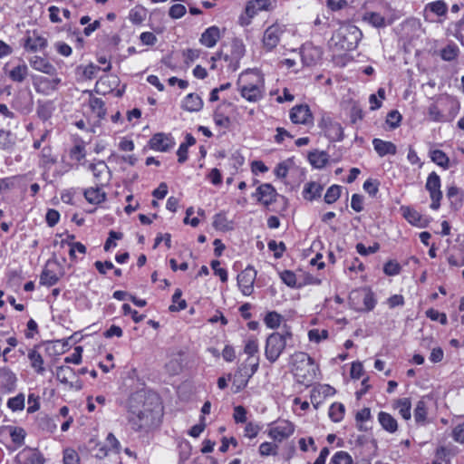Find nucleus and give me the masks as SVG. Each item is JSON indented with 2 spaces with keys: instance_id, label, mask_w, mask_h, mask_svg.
Returning a JSON list of instances; mask_svg holds the SVG:
<instances>
[{
  "instance_id": "obj_1",
  "label": "nucleus",
  "mask_w": 464,
  "mask_h": 464,
  "mask_svg": "<svg viewBox=\"0 0 464 464\" xmlns=\"http://www.w3.org/2000/svg\"><path fill=\"white\" fill-rule=\"evenodd\" d=\"M160 398L155 393L139 391L129 401L128 421L135 431H149L158 426L161 417Z\"/></svg>"
},
{
  "instance_id": "obj_2",
  "label": "nucleus",
  "mask_w": 464,
  "mask_h": 464,
  "mask_svg": "<svg viewBox=\"0 0 464 464\" xmlns=\"http://www.w3.org/2000/svg\"><path fill=\"white\" fill-rule=\"evenodd\" d=\"M293 373L299 383L309 385L316 376L318 366L305 353L298 352L292 355Z\"/></svg>"
},
{
  "instance_id": "obj_3",
  "label": "nucleus",
  "mask_w": 464,
  "mask_h": 464,
  "mask_svg": "<svg viewBox=\"0 0 464 464\" xmlns=\"http://www.w3.org/2000/svg\"><path fill=\"white\" fill-rule=\"evenodd\" d=\"M362 31H334L328 44L335 52L350 51L357 46Z\"/></svg>"
},
{
  "instance_id": "obj_4",
  "label": "nucleus",
  "mask_w": 464,
  "mask_h": 464,
  "mask_svg": "<svg viewBox=\"0 0 464 464\" xmlns=\"http://www.w3.org/2000/svg\"><path fill=\"white\" fill-rule=\"evenodd\" d=\"M291 336L290 332L284 331L282 333H273L267 337L265 354L270 362H275L279 358L285 348L286 339L291 338Z\"/></svg>"
},
{
  "instance_id": "obj_5",
  "label": "nucleus",
  "mask_w": 464,
  "mask_h": 464,
  "mask_svg": "<svg viewBox=\"0 0 464 464\" xmlns=\"http://www.w3.org/2000/svg\"><path fill=\"white\" fill-rule=\"evenodd\" d=\"M349 300L353 307L358 311H372L376 304L373 293L368 288L352 291Z\"/></svg>"
},
{
  "instance_id": "obj_6",
  "label": "nucleus",
  "mask_w": 464,
  "mask_h": 464,
  "mask_svg": "<svg viewBox=\"0 0 464 464\" xmlns=\"http://www.w3.org/2000/svg\"><path fill=\"white\" fill-rule=\"evenodd\" d=\"M425 188L431 198L430 208L437 210L440 206V202L442 198V192L440 190V178L436 172H431L428 176Z\"/></svg>"
},
{
  "instance_id": "obj_7",
  "label": "nucleus",
  "mask_w": 464,
  "mask_h": 464,
  "mask_svg": "<svg viewBox=\"0 0 464 464\" xmlns=\"http://www.w3.org/2000/svg\"><path fill=\"white\" fill-rule=\"evenodd\" d=\"M256 277V271L252 266H247L237 276V285L244 295L253 293Z\"/></svg>"
},
{
  "instance_id": "obj_8",
  "label": "nucleus",
  "mask_w": 464,
  "mask_h": 464,
  "mask_svg": "<svg viewBox=\"0 0 464 464\" xmlns=\"http://www.w3.org/2000/svg\"><path fill=\"white\" fill-rule=\"evenodd\" d=\"M44 455L34 448L25 447L15 457L16 464H44Z\"/></svg>"
},
{
  "instance_id": "obj_9",
  "label": "nucleus",
  "mask_w": 464,
  "mask_h": 464,
  "mask_svg": "<svg viewBox=\"0 0 464 464\" xmlns=\"http://www.w3.org/2000/svg\"><path fill=\"white\" fill-rule=\"evenodd\" d=\"M149 144L151 150L166 152L174 147L175 141L170 134L159 132L150 138Z\"/></svg>"
},
{
  "instance_id": "obj_10",
  "label": "nucleus",
  "mask_w": 464,
  "mask_h": 464,
  "mask_svg": "<svg viewBox=\"0 0 464 464\" xmlns=\"http://www.w3.org/2000/svg\"><path fill=\"white\" fill-rule=\"evenodd\" d=\"M295 431L294 425L287 420H283L277 423L275 427L271 428L268 435L276 441H283L290 437Z\"/></svg>"
},
{
  "instance_id": "obj_11",
  "label": "nucleus",
  "mask_w": 464,
  "mask_h": 464,
  "mask_svg": "<svg viewBox=\"0 0 464 464\" xmlns=\"http://www.w3.org/2000/svg\"><path fill=\"white\" fill-rule=\"evenodd\" d=\"M290 120L295 124H309L313 121L310 108L306 104L296 105L290 111Z\"/></svg>"
},
{
  "instance_id": "obj_12",
  "label": "nucleus",
  "mask_w": 464,
  "mask_h": 464,
  "mask_svg": "<svg viewBox=\"0 0 464 464\" xmlns=\"http://www.w3.org/2000/svg\"><path fill=\"white\" fill-rule=\"evenodd\" d=\"M335 390L327 384H320L314 387L311 392V402L314 407L317 409L319 405L324 401V400L329 396L334 395Z\"/></svg>"
},
{
  "instance_id": "obj_13",
  "label": "nucleus",
  "mask_w": 464,
  "mask_h": 464,
  "mask_svg": "<svg viewBox=\"0 0 464 464\" xmlns=\"http://www.w3.org/2000/svg\"><path fill=\"white\" fill-rule=\"evenodd\" d=\"M47 45V39L39 35L36 31H32L24 42V48L27 52H37L43 50Z\"/></svg>"
},
{
  "instance_id": "obj_14",
  "label": "nucleus",
  "mask_w": 464,
  "mask_h": 464,
  "mask_svg": "<svg viewBox=\"0 0 464 464\" xmlns=\"http://www.w3.org/2000/svg\"><path fill=\"white\" fill-rule=\"evenodd\" d=\"M60 82L61 79L58 77L53 79L37 77L34 80V86L37 92L48 94L50 92L55 91Z\"/></svg>"
},
{
  "instance_id": "obj_15",
  "label": "nucleus",
  "mask_w": 464,
  "mask_h": 464,
  "mask_svg": "<svg viewBox=\"0 0 464 464\" xmlns=\"http://www.w3.org/2000/svg\"><path fill=\"white\" fill-rule=\"evenodd\" d=\"M240 93L248 102H257L263 97L262 85L256 83H246L240 87Z\"/></svg>"
},
{
  "instance_id": "obj_16",
  "label": "nucleus",
  "mask_w": 464,
  "mask_h": 464,
  "mask_svg": "<svg viewBox=\"0 0 464 464\" xmlns=\"http://www.w3.org/2000/svg\"><path fill=\"white\" fill-rule=\"evenodd\" d=\"M17 378L8 368H0V390L11 392L15 389Z\"/></svg>"
},
{
  "instance_id": "obj_17",
  "label": "nucleus",
  "mask_w": 464,
  "mask_h": 464,
  "mask_svg": "<svg viewBox=\"0 0 464 464\" xmlns=\"http://www.w3.org/2000/svg\"><path fill=\"white\" fill-rule=\"evenodd\" d=\"M30 65L36 71L53 76L56 74V68L46 59L34 55L29 60Z\"/></svg>"
},
{
  "instance_id": "obj_18",
  "label": "nucleus",
  "mask_w": 464,
  "mask_h": 464,
  "mask_svg": "<svg viewBox=\"0 0 464 464\" xmlns=\"http://www.w3.org/2000/svg\"><path fill=\"white\" fill-rule=\"evenodd\" d=\"M256 194L258 201L268 206L276 200V191L271 184L266 183L257 188Z\"/></svg>"
},
{
  "instance_id": "obj_19",
  "label": "nucleus",
  "mask_w": 464,
  "mask_h": 464,
  "mask_svg": "<svg viewBox=\"0 0 464 464\" xmlns=\"http://www.w3.org/2000/svg\"><path fill=\"white\" fill-rule=\"evenodd\" d=\"M56 266V262L51 260L47 261L45 268L43 270L40 276L41 285L52 286L59 281V276L54 272V270L52 269L53 266Z\"/></svg>"
},
{
  "instance_id": "obj_20",
  "label": "nucleus",
  "mask_w": 464,
  "mask_h": 464,
  "mask_svg": "<svg viewBox=\"0 0 464 464\" xmlns=\"http://www.w3.org/2000/svg\"><path fill=\"white\" fill-rule=\"evenodd\" d=\"M372 144L374 150L379 154V156L383 157L386 155H395L397 149L395 144L391 141H385L380 139H374L372 140Z\"/></svg>"
},
{
  "instance_id": "obj_21",
  "label": "nucleus",
  "mask_w": 464,
  "mask_h": 464,
  "mask_svg": "<svg viewBox=\"0 0 464 464\" xmlns=\"http://www.w3.org/2000/svg\"><path fill=\"white\" fill-rule=\"evenodd\" d=\"M203 107L201 97L195 93H189L182 102V108L188 111H199Z\"/></svg>"
},
{
  "instance_id": "obj_22",
  "label": "nucleus",
  "mask_w": 464,
  "mask_h": 464,
  "mask_svg": "<svg viewBox=\"0 0 464 464\" xmlns=\"http://www.w3.org/2000/svg\"><path fill=\"white\" fill-rule=\"evenodd\" d=\"M324 131L331 141H340L343 139V129L338 122L330 121L325 125Z\"/></svg>"
},
{
  "instance_id": "obj_23",
  "label": "nucleus",
  "mask_w": 464,
  "mask_h": 464,
  "mask_svg": "<svg viewBox=\"0 0 464 464\" xmlns=\"http://www.w3.org/2000/svg\"><path fill=\"white\" fill-rule=\"evenodd\" d=\"M378 420L386 431L394 433L398 430L397 420L390 413L380 411L378 414Z\"/></svg>"
},
{
  "instance_id": "obj_24",
  "label": "nucleus",
  "mask_w": 464,
  "mask_h": 464,
  "mask_svg": "<svg viewBox=\"0 0 464 464\" xmlns=\"http://www.w3.org/2000/svg\"><path fill=\"white\" fill-rule=\"evenodd\" d=\"M413 415L417 424L425 425L428 423V404L424 399L417 402Z\"/></svg>"
},
{
  "instance_id": "obj_25",
  "label": "nucleus",
  "mask_w": 464,
  "mask_h": 464,
  "mask_svg": "<svg viewBox=\"0 0 464 464\" xmlns=\"http://www.w3.org/2000/svg\"><path fill=\"white\" fill-rule=\"evenodd\" d=\"M56 162L57 160L53 155L52 148L50 146L44 147L40 153L39 166L44 170H49Z\"/></svg>"
},
{
  "instance_id": "obj_26",
  "label": "nucleus",
  "mask_w": 464,
  "mask_h": 464,
  "mask_svg": "<svg viewBox=\"0 0 464 464\" xmlns=\"http://www.w3.org/2000/svg\"><path fill=\"white\" fill-rule=\"evenodd\" d=\"M324 188L317 182L310 181L304 185L303 196L307 200H314L321 197Z\"/></svg>"
},
{
  "instance_id": "obj_27",
  "label": "nucleus",
  "mask_w": 464,
  "mask_h": 464,
  "mask_svg": "<svg viewBox=\"0 0 464 464\" xmlns=\"http://www.w3.org/2000/svg\"><path fill=\"white\" fill-rule=\"evenodd\" d=\"M83 195L86 200L91 204H100L106 199V193L99 187L85 189Z\"/></svg>"
},
{
  "instance_id": "obj_28",
  "label": "nucleus",
  "mask_w": 464,
  "mask_h": 464,
  "mask_svg": "<svg viewBox=\"0 0 464 464\" xmlns=\"http://www.w3.org/2000/svg\"><path fill=\"white\" fill-rule=\"evenodd\" d=\"M311 165L316 169L324 168L329 160V155L325 151L314 150L308 154Z\"/></svg>"
},
{
  "instance_id": "obj_29",
  "label": "nucleus",
  "mask_w": 464,
  "mask_h": 464,
  "mask_svg": "<svg viewBox=\"0 0 464 464\" xmlns=\"http://www.w3.org/2000/svg\"><path fill=\"white\" fill-rule=\"evenodd\" d=\"M393 409H396L399 411V413L401 416L406 420H409L411 417V400L409 398H401L396 400L392 404Z\"/></svg>"
},
{
  "instance_id": "obj_30",
  "label": "nucleus",
  "mask_w": 464,
  "mask_h": 464,
  "mask_svg": "<svg viewBox=\"0 0 464 464\" xmlns=\"http://www.w3.org/2000/svg\"><path fill=\"white\" fill-rule=\"evenodd\" d=\"M271 3L268 0H253L246 7V13L249 17L256 14V11L269 10Z\"/></svg>"
},
{
  "instance_id": "obj_31",
  "label": "nucleus",
  "mask_w": 464,
  "mask_h": 464,
  "mask_svg": "<svg viewBox=\"0 0 464 464\" xmlns=\"http://www.w3.org/2000/svg\"><path fill=\"white\" fill-rule=\"evenodd\" d=\"M15 145V137L10 130L0 129V149L12 150Z\"/></svg>"
},
{
  "instance_id": "obj_32",
  "label": "nucleus",
  "mask_w": 464,
  "mask_h": 464,
  "mask_svg": "<svg viewBox=\"0 0 464 464\" xmlns=\"http://www.w3.org/2000/svg\"><path fill=\"white\" fill-rule=\"evenodd\" d=\"M213 227L217 230L229 231L233 229L232 221L228 220L225 213H218L213 218Z\"/></svg>"
},
{
  "instance_id": "obj_33",
  "label": "nucleus",
  "mask_w": 464,
  "mask_h": 464,
  "mask_svg": "<svg viewBox=\"0 0 464 464\" xmlns=\"http://www.w3.org/2000/svg\"><path fill=\"white\" fill-rule=\"evenodd\" d=\"M89 169L92 171L94 178L99 181L105 180L109 174L108 166L102 160L97 163H92Z\"/></svg>"
},
{
  "instance_id": "obj_34",
  "label": "nucleus",
  "mask_w": 464,
  "mask_h": 464,
  "mask_svg": "<svg viewBox=\"0 0 464 464\" xmlns=\"http://www.w3.org/2000/svg\"><path fill=\"white\" fill-rule=\"evenodd\" d=\"M27 75L28 67L24 63L18 64L9 72V78L16 82H24Z\"/></svg>"
},
{
  "instance_id": "obj_35",
  "label": "nucleus",
  "mask_w": 464,
  "mask_h": 464,
  "mask_svg": "<svg viewBox=\"0 0 464 464\" xmlns=\"http://www.w3.org/2000/svg\"><path fill=\"white\" fill-rule=\"evenodd\" d=\"M54 110V106L53 102H39L37 104V115L43 121H47L51 118L53 111Z\"/></svg>"
},
{
  "instance_id": "obj_36",
  "label": "nucleus",
  "mask_w": 464,
  "mask_h": 464,
  "mask_svg": "<svg viewBox=\"0 0 464 464\" xmlns=\"http://www.w3.org/2000/svg\"><path fill=\"white\" fill-rule=\"evenodd\" d=\"M148 14L147 10L142 6H135L130 11L129 18L136 26L141 25Z\"/></svg>"
},
{
  "instance_id": "obj_37",
  "label": "nucleus",
  "mask_w": 464,
  "mask_h": 464,
  "mask_svg": "<svg viewBox=\"0 0 464 464\" xmlns=\"http://www.w3.org/2000/svg\"><path fill=\"white\" fill-rule=\"evenodd\" d=\"M220 38V31H204L199 41L207 47H213Z\"/></svg>"
},
{
  "instance_id": "obj_38",
  "label": "nucleus",
  "mask_w": 464,
  "mask_h": 464,
  "mask_svg": "<svg viewBox=\"0 0 464 464\" xmlns=\"http://www.w3.org/2000/svg\"><path fill=\"white\" fill-rule=\"evenodd\" d=\"M319 57L320 52L318 49L312 47H304L302 51L303 63L307 66L314 64Z\"/></svg>"
},
{
  "instance_id": "obj_39",
  "label": "nucleus",
  "mask_w": 464,
  "mask_h": 464,
  "mask_svg": "<svg viewBox=\"0 0 464 464\" xmlns=\"http://www.w3.org/2000/svg\"><path fill=\"white\" fill-rule=\"evenodd\" d=\"M55 375L59 382L67 384L70 382V379L74 377V371L70 366L62 365L56 368Z\"/></svg>"
},
{
  "instance_id": "obj_40",
  "label": "nucleus",
  "mask_w": 464,
  "mask_h": 464,
  "mask_svg": "<svg viewBox=\"0 0 464 464\" xmlns=\"http://www.w3.org/2000/svg\"><path fill=\"white\" fill-rule=\"evenodd\" d=\"M89 104L92 112H94L99 119H103L105 117L106 109L102 99L96 97L91 98Z\"/></svg>"
},
{
  "instance_id": "obj_41",
  "label": "nucleus",
  "mask_w": 464,
  "mask_h": 464,
  "mask_svg": "<svg viewBox=\"0 0 464 464\" xmlns=\"http://www.w3.org/2000/svg\"><path fill=\"white\" fill-rule=\"evenodd\" d=\"M28 358L31 362V366L39 373L44 371V359L42 355L35 350H31L28 353Z\"/></svg>"
},
{
  "instance_id": "obj_42",
  "label": "nucleus",
  "mask_w": 464,
  "mask_h": 464,
  "mask_svg": "<svg viewBox=\"0 0 464 464\" xmlns=\"http://www.w3.org/2000/svg\"><path fill=\"white\" fill-rule=\"evenodd\" d=\"M430 159L431 160L436 163L437 165L442 167L443 169H448L450 165V159L446 155L445 152H443L440 150H434L430 152Z\"/></svg>"
},
{
  "instance_id": "obj_43",
  "label": "nucleus",
  "mask_w": 464,
  "mask_h": 464,
  "mask_svg": "<svg viewBox=\"0 0 464 464\" xmlns=\"http://www.w3.org/2000/svg\"><path fill=\"white\" fill-rule=\"evenodd\" d=\"M279 42V35L276 31H265V34L263 37L264 46L267 50H272L275 48Z\"/></svg>"
},
{
  "instance_id": "obj_44",
  "label": "nucleus",
  "mask_w": 464,
  "mask_h": 464,
  "mask_svg": "<svg viewBox=\"0 0 464 464\" xmlns=\"http://www.w3.org/2000/svg\"><path fill=\"white\" fill-rule=\"evenodd\" d=\"M459 56V48L455 44H448L440 50V57L442 60L451 62Z\"/></svg>"
},
{
  "instance_id": "obj_45",
  "label": "nucleus",
  "mask_w": 464,
  "mask_h": 464,
  "mask_svg": "<svg viewBox=\"0 0 464 464\" xmlns=\"http://www.w3.org/2000/svg\"><path fill=\"white\" fill-rule=\"evenodd\" d=\"M248 376H246L245 373H242L240 372H237L234 376L233 382H232V388L234 389V392H239L242 391L248 382Z\"/></svg>"
},
{
  "instance_id": "obj_46",
  "label": "nucleus",
  "mask_w": 464,
  "mask_h": 464,
  "mask_svg": "<svg viewBox=\"0 0 464 464\" xmlns=\"http://www.w3.org/2000/svg\"><path fill=\"white\" fill-rule=\"evenodd\" d=\"M331 464H353V460L349 453L341 450L332 457Z\"/></svg>"
},
{
  "instance_id": "obj_47",
  "label": "nucleus",
  "mask_w": 464,
  "mask_h": 464,
  "mask_svg": "<svg viewBox=\"0 0 464 464\" xmlns=\"http://www.w3.org/2000/svg\"><path fill=\"white\" fill-rule=\"evenodd\" d=\"M340 196H341V186L333 185L330 188H328V189L324 195V201L327 204H333L340 198Z\"/></svg>"
},
{
  "instance_id": "obj_48",
  "label": "nucleus",
  "mask_w": 464,
  "mask_h": 464,
  "mask_svg": "<svg viewBox=\"0 0 464 464\" xmlns=\"http://www.w3.org/2000/svg\"><path fill=\"white\" fill-rule=\"evenodd\" d=\"M7 406L13 411H22L24 408V395L19 393L15 397L10 398L7 401Z\"/></svg>"
},
{
  "instance_id": "obj_49",
  "label": "nucleus",
  "mask_w": 464,
  "mask_h": 464,
  "mask_svg": "<svg viewBox=\"0 0 464 464\" xmlns=\"http://www.w3.org/2000/svg\"><path fill=\"white\" fill-rule=\"evenodd\" d=\"M343 414L344 406L342 403L332 404L329 410V416L334 421H340L343 419Z\"/></svg>"
},
{
  "instance_id": "obj_50",
  "label": "nucleus",
  "mask_w": 464,
  "mask_h": 464,
  "mask_svg": "<svg viewBox=\"0 0 464 464\" xmlns=\"http://www.w3.org/2000/svg\"><path fill=\"white\" fill-rule=\"evenodd\" d=\"M282 316L276 312H269L265 317V323L267 327L275 329L281 324Z\"/></svg>"
},
{
  "instance_id": "obj_51",
  "label": "nucleus",
  "mask_w": 464,
  "mask_h": 464,
  "mask_svg": "<svg viewBox=\"0 0 464 464\" xmlns=\"http://www.w3.org/2000/svg\"><path fill=\"white\" fill-rule=\"evenodd\" d=\"M364 20L374 27L385 26L384 18L378 13H368L364 15Z\"/></svg>"
},
{
  "instance_id": "obj_52",
  "label": "nucleus",
  "mask_w": 464,
  "mask_h": 464,
  "mask_svg": "<svg viewBox=\"0 0 464 464\" xmlns=\"http://www.w3.org/2000/svg\"><path fill=\"white\" fill-rule=\"evenodd\" d=\"M402 210V214H403V217L411 223V224H413V225H418L419 222L420 221V215L414 209H411L410 208H401Z\"/></svg>"
},
{
  "instance_id": "obj_53",
  "label": "nucleus",
  "mask_w": 464,
  "mask_h": 464,
  "mask_svg": "<svg viewBox=\"0 0 464 464\" xmlns=\"http://www.w3.org/2000/svg\"><path fill=\"white\" fill-rule=\"evenodd\" d=\"M63 464H79L80 457L78 453L72 449H66L63 451Z\"/></svg>"
},
{
  "instance_id": "obj_54",
  "label": "nucleus",
  "mask_w": 464,
  "mask_h": 464,
  "mask_svg": "<svg viewBox=\"0 0 464 464\" xmlns=\"http://www.w3.org/2000/svg\"><path fill=\"white\" fill-rule=\"evenodd\" d=\"M430 10L438 14L442 15L447 12V5L444 1L439 0L429 4Z\"/></svg>"
},
{
  "instance_id": "obj_55",
  "label": "nucleus",
  "mask_w": 464,
  "mask_h": 464,
  "mask_svg": "<svg viewBox=\"0 0 464 464\" xmlns=\"http://www.w3.org/2000/svg\"><path fill=\"white\" fill-rule=\"evenodd\" d=\"M82 353V348L81 346H76L74 348V352L70 356H67L64 358V362L66 363H74V364L81 363Z\"/></svg>"
},
{
  "instance_id": "obj_56",
  "label": "nucleus",
  "mask_w": 464,
  "mask_h": 464,
  "mask_svg": "<svg viewBox=\"0 0 464 464\" xmlns=\"http://www.w3.org/2000/svg\"><path fill=\"white\" fill-rule=\"evenodd\" d=\"M380 245L378 243H374L372 246L366 247L363 244L358 243L356 245L357 252L362 256H367L369 254L375 253L379 250Z\"/></svg>"
},
{
  "instance_id": "obj_57",
  "label": "nucleus",
  "mask_w": 464,
  "mask_h": 464,
  "mask_svg": "<svg viewBox=\"0 0 464 464\" xmlns=\"http://www.w3.org/2000/svg\"><path fill=\"white\" fill-rule=\"evenodd\" d=\"M426 314L432 321H438L439 320L441 324H447V316H446V314H443V313H440L439 311H437V310H435L433 308H430V309L427 310Z\"/></svg>"
},
{
  "instance_id": "obj_58",
  "label": "nucleus",
  "mask_w": 464,
  "mask_h": 464,
  "mask_svg": "<svg viewBox=\"0 0 464 464\" xmlns=\"http://www.w3.org/2000/svg\"><path fill=\"white\" fill-rule=\"evenodd\" d=\"M282 281L290 287H295L296 285V276L294 272L289 270H285L281 273Z\"/></svg>"
},
{
  "instance_id": "obj_59",
  "label": "nucleus",
  "mask_w": 464,
  "mask_h": 464,
  "mask_svg": "<svg viewBox=\"0 0 464 464\" xmlns=\"http://www.w3.org/2000/svg\"><path fill=\"white\" fill-rule=\"evenodd\" d=\"M276 445H273L270 442H264L259 447V453L261 456L276 455Z\"/></svg>"
},
{
  "instance_id": "obj_60",
  "label": "nucleus",
  "mask_w": 464,
  "mask_h": 464,
  "mask_svg": "<svg viewBox=\"0 0 464 464\" xmlns=\"http://www.w3.org/2000/svg\"><path fill=\"white\" fill-rule=\"evenodd\" d=\"M268 248L271 251L275 252V257L279 258L282 256L284 251L285 250V246L283 242L277 244L275 240H271L268 242Z\"/></svg>"
},
{
  "instance_id": "obj_61",
  "label": "nucleus",
  "mask_w": 464,
  "mask_h": 464,
  "mask_svg": "<svg viewBox=\"0 0 464 464\" xmlns=\"http://www.w3.org/2000/svg\"><path fill=\"white\" fill-rule=\"evenodd\" d=\"M383 271L388 276L398 275L401 271V266L395 261H388L383 267Z\"/></svg>"
},
{
  "instance_id": "obj_62",
  "label": "nucleus",
  "mask_w": 464,
  "mask_h": 464,
  "mask_svg": "<svg viewBox=\"0 0 464 464\" xmlns=\"http://www.w3.org/2000/svg\"><path fill=\"white\" fill-rule=\"evenodd\" d=\"M186 13V7L181 4L173 5L169 11V16L174 19L180 18Z\"/></svg>"
},
{
  "instance_id": "obj_63",
  "label": "nucleus",
  "mask_w": 464,
  "mask_h": 464,
  "mask_svg": "<svg viewBox=\"0 0 464 464\" xmlns=\"http://www.w3.org/2000/svg\"><path fill=\"white\" fill-rule=\"evenodd\" d=\"M10 436L13 442L22 444L25 437V431L22 428H13L11 430Z\"/></svg>"
},
{
  "instance_id": "obj_64",
  "label": "nucleus",
  "mask_w": 464,
  "mask_h": 464,
  "mask_svg": "<svg viewBox=\"0 0 464 464\" xmlns=\"http://www.w3.org/2000/svg\"><path fill=\"white\" fill-rule=\"evenodd\" d=\"M452 436L455 441L464 443V422L454 428Z\"/></svg>"
}]
</instances>
